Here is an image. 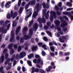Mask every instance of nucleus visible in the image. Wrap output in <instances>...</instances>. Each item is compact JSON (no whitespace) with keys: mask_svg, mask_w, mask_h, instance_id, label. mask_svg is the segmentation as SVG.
Instances as JSON below:
<instances>
[{"mask_svg":"<svg viewBox=\"0 0 73 73\" xmlns=\"http://www.w3.org/2000/svg\"><path fill=\"white\" fill-rule=\"evenodd\" d=\"M7 51H8V50H7V48L5 49L3 51V53H5L6 52H7Z\"/></svg>","mask_w":73,"mask_h":73,"instance_id":"obj_52","label":"nucleus"},{"mask_svg":"<svg viewBox=\"0 0 73 73\" xmlns=\"http://www.w3.org/2000/svg\"><path fill=\"white\" fill-rule=\"evenodd\" d=\"M43 40L45 41H48V39L47 37H44L43 38Z\"/></svg>","mask_w":73,"mask_h":73,"instance_id":"obj_45","label":"nucleus"},{"mask_svg":"<svg viewBox=\"0 0 73 73\" xmlns=\"http://www.w3.org/2000/svg\"><path fill=\"white\" fill-rule=\"evenodd\" d=\"M63 54V52H62L61 51H60L59 53V55H60V56H62Z\"/></svg>","mask_w":73,"mask_h":73,"instance_id":"obj_62","label":"nucleus"},{"mask_svg":"<svg viewBox=\"0 0 73 73\" xmlns=\"http://www.w3.org/2000/svg\"><path fill=\"white\" fill-rule=\"evenodd\" d=\"M1 60L2 63H3L4 62V56L3 55L0 58V63H1Z\"/></svg>","mask_w":73,"mask_h":73,"instance_id":"obj_16","label":"nucleus"},{"mask_svg":"<svg viewBox=\"0 0 73 73\" xmlns=\"http://www.w3.org/2000/svg\"><path fill=\"white\" fill-rule=\"evenodd\" d=\"M62 23L60 25V27H61V28L65 27H66V26L68 25V23H66L65 21L62 22Z\"/></svg>","mask_w":73,"mask_h":73,"instance_id":"obj_5","label":"nucleus"},{"mask_svg":"<svg viewBox=\"0 0 73 73\" xmlns=\"http://www.w3.org/2000/svg\"><path fill=\"white\" fill-rule=\"evenodd\" d=\"M23 9H24L23 7H20L19 10V13H22L23 11Z\"/></svg>","mask_w":73,"mask_h":73,"instance_id":"obj_35","label":"nucleus"},{"mask_svg":"<svg viewBox=\"0 0 73 73\" xmlns=\"http://www.w3.org/2000/svg\"><path fill=\"white\" fill-rule=\"evenodd\" d=\"M22 49L21 46H19L18 48L17 49V51L18 52H20L21 50V49Z\"/></svg>","mask_w":73,"mask_h":73,"instance_id":"obj_29","label":"nucleus"},{"mask_svg":"<svg viewBox=\"0 0 73 73\" xmlns=\"http://www.w3.org/2000/svg\"><path fill=\"white\" fill-rule=\"evenodd\" d=\"M53 44H54V45H55L56 46H57V45H58V44H57L55 41H53Z\"/></svg>","mask_w":73,"mask_h":73,"instance_id":"obj_54","label":"nucleus"},{"mask_svg":"<svg viewBox=\"0 0 73 73\" xmlns=\"http://www.w3.org/2000/svg\"><path fill=\"white\" fill-rule=\"evenodd\" d=\"M60 20L61 23L62 22H63V21H65V20H63V17H60Z\"/></svg>","mask_w":73,"mask_h":73,"instance_id":"obj_53","label":"nucleus"},{"mask_svg":"<svg viewBox=\"0 0 73 73\" xmlns=\"http://www.w3.org/2000/svg\"><path fill=\"white\" fill-rule=\"evenodd\" d=\"M41 22L43 23V24H44L46 22V20L45 18H44V16L42 17V20H41Z\"/></svg>","mask_w":73,"mask_h":73,"instance_id":"obj_24","label":"nucleus"},{"mask_svg":"<svg viewBox=\"0 0 73 73\" xmlns=\"http://www.w3.org/2000/svg\"><path fill=\"white\" fill-rule=\"evenodd\" d=\"M50 20L51 22L53 21V15H51L50 17Z\"/></svg>","mask_w":73,"mask_h":73,"instance_id":"obj_30","label":"nucleus"},{"mask_svg":"<svg viewBox=\"0 0 73 73\" xmlns=\"http://www.w3.org/2000/svg\"><path fill=\"white\" fill-rule=\"evenodd\" d=\"M11 61V60L9 58H7L5 62V65H7V64H8L9 62Z\"/></svg>","mask_w":73,"mask_h":73,"instance_id":"obj_20","label":"nucleus"},{"mask_svg":"<svg viewBox=\"0 0 73 73\" xmlns=\"http://www.w3.org/2000/svg\"><path fill=\"white\" fill-rule=\"evenodd\" d=\"M46 45L45 44L43 45L42 46V48H44V49H45V50H46V49H47V48H46Z\"/></svg>","mask_w":73,"mask_h":73,"instance_id":"obj_50","label":"nucleus"},{"mask_svg":"<svg viewBox=\"0 0 73 73\" xmlns=\"http://www.w3.org/2000/svg\"><path fill=\"white\" fill-rule=\"evenodd\" d=\"M7 19H10L11 17H12V16H11V15H10V13H8L7 14Z\"/></svg>","mask_w":73,"mask_h":73,"instance_id":"obj_25","label":"nucleus"},{"mask_svg":"<svg viewBox=\"0 0 73 73\" xmlns=\"http://www.w3.org/2000/svg\"><path fill=\"white\" fill-rule=\"evenodd\" d=\"M27 63L28 65H29V66H32V62H31V60L27 61Z\"/></svg>","mask_w":73,"mask_h":73,"instance_id":"obj_31","label":"nucleus"},{"mask_svg":"<svg viewBox=\"0 0 73 73\" xmlns=\"http://www.w3.org/2000/svg\"><path fill=\"white\" fill-rule=\"evenodd\" d=\"M36 0H33L28 2V5H35L36 4Z\"/></svg>","mask_w":73,"mask_h":73,"instance_id":"obj_7","label":"nucleus"},{"mask_svg":"<svg viewBox=\"0 0 73 73\" xmlns=\"http://www.w3.org/2000/svg\"><path fill=\"white\" fill-rule=\"evenodd\" d=\"M42 5L43 8H46V4L45 3H43L42 4Z\"/></svg>","mask_w":73,"mask_h":73,"instance_id":"obj_40","label":"nucleus"},{"mask_svg":"<svg viewBox=\"0 0 73 73\" xmlns=\"http://www.w3.org/2000/svg\"><path fill=\"white\" fill-rule=\"evenodd\" d=\"M66 4L67 5H69L70 7H72V3L69 2H67L66 3Z\"/></svg>","mask_w":73,"mask_h":73,"instance_id":"obj_38","label":"nucleus"},{"mask_svg":"<svg viewBox=\"0 0 73 73\" xmlns=\"http://www.w3.org/2000/svg\"><path fill=\"white\" fill-rule=\"evenodd\" d=\"M24 41V39L23 37H21L20 40V43H23Z\"/></svg>","mask_w":73,"mask_h":73,"instance_id":"obj_28","label":"nucleus"},{"mask_svg":"<svg viewBox=\"0 0 73 73\" xmlns=\"http://www.w3.org/2000/svg\"><path fill=\"white\" fill-rule=\"evenodd\" d=\"M50 55L51 56L53 57V56H54V53L53 52H51L50 53Z\"/></svg>","mask_w":73,"mask_h":73,"instance_id":"obj_55","label":"nucleus"},{"mask_svg":"<svg viewBox=\"0 0 73 73\" xmlns=\"http://www.w3.org/2000/svg\"><path fill=\"white\" fill-rule=\"evenodd\" d=\"M56 14L58 16H59V15H61V12H60L58 11H57L56 12Z\"/></svg>","mask_w":73,"mask_h":73,"instance_id":"obj_42","label":"nucleus"},{"mask_svg":"<svg viewBox=\"0 0 73 73\" xmlns=\"http://www.w3.org/2000/svg\"><path fill=\"white\" fill-rule=\"evenodd\" d=\"M5 47V44L3 43V44L1 46V48H3V49H4Z\"/></svg>","mask_w":73,"mask_h":73,"instance_id":"obj_51","label":"nucleus"},{"mask_svg":"<svg viewBox=\"0 0 73 73\" xmlns=\"http://www.w3.org/2000/svg\"><path fill=\"white\" fill-rule=\"evenodd\" d=\"M17 46H18L17 44L16 45V44H15L14 45H13L14 48L15 49H16L17 48Z\"/></svg>","mask_w":73,"mask_h":73,"instance_id":"obj_47","label":"nucleus"},{"mask_svg":"<svg viewBox=\"0 0 73 73\" xmlns=\"http://www.w3.org/2000/svg\"><path fill=\"white\" fill-rule=\"evenodd\" d=\"M70 19L71 20H73V15H70Z\"/></svg>","mask_w":73,"mask_h":73,"instance_id":"obj_64","label":"nucleus"},{"mask_svg":"<svg viewBox=\"0 0 73 73\" xmlns=\"http://www.w3.org/2000/svg\"><path fill=\"white\" fill-rule=\"evenodd\" d=\"M13 45H14V44H13V43H11L9 44L8 45V47L9 49H11L12 48Z\"/></svg>","mask_w":73,"mask_h":73,"instance_id":"obj_17","label":"nucleus"},{"mask_svg":"<svg viewBox=\"0 0 73 73\" xmlns=\"http://www.w3.org/2000/svg\"><path fill=\"white\" fill-rule=\"evenodd\" d=\"M11 4V2L10 1H9L7 2L6 4H5V6L6 8H9L10 7V5L9 4Z\"/></svg>","mask_w":73,"mask_h":73,"instance_id":"obj_14","label":"nucleus"},{"mask_svg":"<svg viewBox=\"0 0 73 73\" xmlns=\"http://www.w3.org/2000/svg\"><path fill=\"white\" fill-rule=\"evenodd\" d=\"M62 30L64 32H66V31L68 30V29H67V28H64Z\"/></svg>","mask_w":73,"mask_h":73,"instance_id":"obj_58","label":"nucleus"},{"mask_svg":"<svg viewBox=\"0 0 73 73\" xmlns=\"http://www.w3.org/2000/svg\"><path fill=\"white\" fill-rule=\"evenodd\" d=\"M22 71L23 72H25V68L24 66H23L22 68Z\"/></svg>","mask_w":73,"mask_h":73,"instance_id":"obj_59","label":"nucleus"},{"mask_svg":"<svg viewBox=\"0 0 73 73\" xmlns=\"http://www.w3.org/2000/svg\"><path fill=\"white\" fill-rule=\"evenodd\" d=\"M33 28L34 31H36L38 29V24L36 23H35L33 26Z\"/></svg>","mask_w":73,"mask_h":73,"instance_id":"obj_9","label":"nucleus"},{"mask_svg":"<svg viewBox=\"0 0 73 73\" xmlns=\"http://www.w3.org/2000/svg\"><path fill=\"white\" fill-rule=\"evenodd\" d=\"M45 52H44V51H43L42 52V56H45Z\"/></svg>","mask_w":73,"mask_h":73,"instance_id":"obj_57","label":"nucleus"},{"mask_svg":"<svg viewBox=\"0 0 73 73\" xmlns=\"http://www.w3.org/2000/svg\"><path fill=\"white\" fill-rule=\"evenodd\" d=\"M10 14L11 15V16H12L13 19H15L16 17L17 13V12H15L13 13V12L12 10H11L10 11Z\"/></svg>","mask_w":73,"mask_h":73,"instance_id":"obj_4","label":"nucleus"},{"mask_svg":"<svg viewBox=\"0 0 73 73\" xmlns=\"http://www.w3.org/2000/svg\"><path fill=\"white\" fill-rule=\"evenodd\" d=\"M53 69V67L52 66H50L48 67V68H47L46 69V70L47 72H49L50 71V70L51 69Z\"/></svg>","mask_w":73,"mask_h":73,"instance_id":"obj_15","label":"nucleus"},{"mask_svg":"<svg viewBox=\"0 0 73 73\" xmlns=\"http://www.w3.org/2000/svg\"><path fill=\"white\" fill-rule=\"evenodd\" d=\"M37 64H39L40 63L41 65H42L43 64V61L42 60H41V58H38L37 60Z\"/></svg>","mask_w":73,"mask_h":73,"instance_id":"obj_12","label":"nucleus"},{"mask_svg":"<svg viewBox=\"0 0 73 73\" xmlns=\"http://www.w3.org/2000/svg\"><path fill=\"white\" fill-rule=\"evenodd\" d=\"M0 25H2V27L4 28V21L2 20L0 21Z\"/></svg>","mask_w":73,"mask_h":73,"instance_id":"obj_19","label":"nucleus"},{"mask_svg":"<svg viewBox=\"0 0 73 73\" xmlns=\"http://www.w3.org/2000/svg\"><path fill=\"white\" fill-rule=\"evenodd\" d=\"M37 46H33L32 47L31 49L32 50L34 51L35 50H37Z\"/></svg>","mask_w":73,"mask_h":73,"instance_id":"obj_23","label":"nucleus"},{"mask_svg":"<svg viewBox=\"0 0 73 73\" xmlns=\"http://www.w3.org/2000/svg\"><path fill=\"white\" fill-rule=\"evenodd\" d=\"M39 27L40 28H42V24L41 22L39 23Z\"/></svg>","mask_w":73,"mask_h":73,"instance_id":"obj_63","label":"nucleus"},{"mask_svg":"<svg viewBox=\"0 0 73 73\" xmlns=\"http://www.w3.org/2000/svg\"><path fill=\"white\" fill-rule=\"evenodd\" d=\"M32 11V10H31V11H30L29 12V13H29V15H28L27 17H26L25 18V19L26 21H28V18H29V17H30L31 15H32V12H31Z\"/></svg>","mask_w":73,"mask_h":73,"instance_id":"obj_11","label":"nucleus"},{"mask_svg":"<svg viewBox=\"0 0 73 73\" xmlns=\"http://www.w3.org/2000/svg\"><path fill=\"white\" fill-rule=\"evenodd\" d=\"M50 15H52V14H53V16H54V19H56L57 17V15H56V13L54 11H50Z\"/></svg>","mask_w":73,"mask_h":73,"instance_id":"obj_13","label":"nucleus"},{"mask_svg":"<svg viewBox=\"0 0 73 73\" xmlns=\"http://www.w3.org/2000/svg\"><path fill=\"white\" fill-rule=\"evenodd\" d=\"M26 55V53L25 52H23L20 53V56L21 57H23Z\"/></svg>","mask_w":73,"mask_h":73,"instance_id":"obj_18","label":"nucleus"},{"mask_svg":"<svg viewBox=\"0 0 73 73\" xmlns=\"http://www.w3.org/2000/svg\"><path fill=\"white\" fill-rule=\"evenodd\" d=\"M41 20H42V18H38L37 19V21H38L39 23H41Z\"/></svg>","mask_w":73,"mask_h":73,"instance_id":"obj_48","label":"nucleus"},{"mask_svg":"<svg viewBox=\"0 0 73 73\" xmlns=\"http://www.w3.org/2000/svg\"><path fill=\"white\" fill-rule=\"evenodd\" d=\"M44 29H45V30H46L47 29H48V28H49V27L45 25L43 27Z\"/></svg>","mask_w":73,"mask_h":73,"instance_id":"obj_39","label":"nucleus"},{"mask_svg":"<svg viewBox=\"0 0 73 73\" xmlns=\"http://www.w3.org/2000/svg\"><path fill=\"white\" fill-rule=\"evenodd\" d=\"M20 29H21V27H20V26H18L15 31L16 36H17L19 34V32H20Z\"/></svg>","mask_w":73,"mask_h":73,"instance_id":"obj_10","label":"nucleus"},{"mask_svg":"<svg viewBox=\"0 0 73 73\" xmlns=\"http://www.w3.org/2000/svg\"><path fill=\"white\" fill-rule=\"evenodd\" d=\"M9 22V20H6L5 23H4V28H5L7 27V24H8Z\"/></svg>","mask_w":73,"mask_h":73,"instance_id":"obj_26","label":"nucleus"},{"mask_svg":"<svg viewBox=\"0 0 73 73\" xmlns=\"http://www.w3.org/2000/svg\"><path fill=\"white\" fill-rule=\"evenodd\" d=\"M33 22H34V21H33V20H32L31 22H29V23L28 25L29 28H30V27H31L32 25V24H33Z\"/></svg>","mask_w":73,"mask_h":73,"instance_id":"obj_22","label":"nucleus"},{"mask_svg":"<svg viewBox=\"0 0 73 73\" xmlns=\"http://www.w3.org/2000/svg\"><path fill=\"white\" fill-rule=\"evenodd\" d=\"M39 72L41 73H46V71H45L44 70L40 69L39 70Z\"/></svg>","mask_w":73,"mask_h":73,"instance_id":"obj_33","label":"nucleus"},{"mask_svg":"<svg viewBox=\"0 0 73 73\" xmlns=\"http://www.w3.org/2000/svg\"><path fill=\"white\" fill-rule=\"evenodd\" d=\"M50 49L52 52H54L55 50L54 49L55 48H54V47L53 46H51L50 47Z\"/></svg>","mask_w":73,"mask_h":73,"instance_id":"obj_27","label":"nucleus"},{"mask_svg":"<svg viewBox=\"0 0 73 73\" xmlns=\"http://www.w3.org/2000/svg\"><path fill=\"white\" fill-rule=\"evenodd\" d=\"M55 23L56 24V27L57 28V30L58 31H61V29L60 27H59L60 24V22L59 20H57L55 22Z\"/></svg>","mask_w":73,"mask_h":73,"instance_id":"obj_3","label":"nucleus"},{"mask_svg":"<svg viewBox=\"0 0 73 73\" xmlns=\"http://www.w3.org/2000/svg\"><path fill=\"white\" fill-rule=\"evenodd\" d=\"M8 56H9V54H8L7 53H6L5 54V59H7L8 57Z\"/></svg>","mask_w":73,"mask_h":73,"instance_id":"obj_41","label":"nucleus"},{"mask_svg":"<svg viewBox=\"0 0 73 73\" xmlns=\"http://www.w3.org/2000/svg\"><path fill=\"white\" fill-rule=\"evenodd\" d=\"M15 58L17 60L19 59V54H17L16 55V57H15Z\"/></svg>","mask_w":73,"mask_h":73,"instance_id":"obj_49","label":"nucleus"},{"mask_svg":"<svg viewBox=\"0 0 73 73\" xmlns=\"http://www.w3.org/2000/svg\"><path fill=\"white\" fill-rule=\"evenodd\" d=\"M41 7V4H39V3H37L35 7V9H37V11H34L33 15V17L35 19L37 17V16L38 15L37 13L38 12L40 11V9Z\"/></svg>","mask_w":73,"mask_h":73,"instance_id":"obj_2","label":"nucleus"},{"mask_svg":"<svg viewBox=\"0 0 73 73\" xmlns=\"http://www.w3.org/2000/svg\"><path fill=\"white\" fill-rule=\"evenodd\" d=\"M62 38H60L59 39L60 42L62 43L64 42H65V40H64L66 39V37L64 36H62Z\"/></svg>","mask_w":73,"mask_h":73,"instance_id":"obj_8","label":"nucleus"},{"mask_svg":"<svg viewBox=\"0 0 73 73\" xmlns=\"http://www.w3.org/2000/svg\"><path fill=\"white\" fill-rule=\"evenodd\" d=\"M39 72V69L37 68H36L35 67H33L32 68V71L31 72V73H34L35 72L36 73H38Z\"/></svg>","mask_w":73,"mask_h":73,"instance_id":"obj_6","label":"nucleus"},{"mask_svg":"<svg viewBox=\"0 0 73 73\" xmlns=\"http://www.w3.org/2000/svg\"><path fill=\"white\" fill-rule=\"evenodd\" d=\"M17 24H16V20H15L14 21H13L12 26L13 27H15Z\"/></svg>","mask_w":73,"mask_h":73,"instance_id":"obj_21","label":"nucleus"},{"mask_svg":"<svg viewBox=\"0 0 73 73\" xmlns=\"http://www.w3.org/2000/svg\"><path fill=\"white\" fill-rule=\"evenodd\" d=\"M70 54V52H67L65 53V56H69Z\"/></svg>","mask_w":73,"mask_h":73,"instance_id":"obj_61","label":"nucleus"},{"mask_svg":"<svg viewBox=\"0 0 73 73\" xmlns=\"http://www.w3.org/2000/svg\"><path fill=\"white\" fill-rule=\"evenodd\" d=\"M63 14L64 15H69L70 14V13L69 12H63Z\"/></svg>","mask_w":73,"mask_h":73,"instance_id":"obj_36","label":"nucleus"},{"mask_svg":"<svg viewBox=\"0 0 73 73\" xmlns=\"http://www.w3.org/2000/svg\"><path fill=\"white\" fill-rule=\"evenodd\" d=\"M35 57L36 58H40V55H39L36 54L35 56Z\"/></svg>","mask_w":73,"mask_h":73,"instance_id":"obj_60","label":"nucleus"},{"mask_svg":"<svg viewBox=\"0 0 73 73\" xmlns=\"http://www.w3.org/2000/svg\"><path fill=\"white\" fill-rule=\"evenodd\" d=\"M33 56H34L33 54L32 53L29 56H28L29 59H31V58H32V57H33Z\"/></svg>","mask_w":73,"mask_h":73,"instance_id":"obj_32","label":"nucleus"},{"mask_svg":"<svg viewBox=\"0 0 73 73\" xmlns=\"http://www.w3.org/2000/svg\"><path fill=\"white\" fill-rule=\"evenodd\" d=\"M47 25L48 27L50 26V25H51V23L50 22H47Z\"/></svg>","mask_w":73,"mask_h":73,"instance_id":"obj_46","label":"nucleus"},{"mask_svg":"<svg viewBox=\"0 0 73 73\" xmlns=\"http://www.w3.org/2000/svg\"><path fill=\"white\" fill-rule=\"evenodd\" d=\"M16 64V60H14L13 62V66H15Z\"/></svg>","mask_w":73,"mask_h":73,"instance_id":"obj_56","label":"nucleus"},{"mask_svg":"<svg viewBox=\"0 0 73 73\" xmlns=\"http://www.w3.org/2000/svg\"><path fill=\"white\" fill-rule=\"evenodd\" d=\"M47 11V10H46V9H44L42 11V13L43 15H45V14H46V12Z\"/></svg>","mask_w":73,"mask_h":73,"instance_id":"obj_37","label":"nucleus"},{"mask_svg":"<svg viewBox=\"0 0 73 73\" xmlns=\"http://www.w3.org/2000/svg\"><path fill=\"white\" fill-rule=\"evenodd\" d=\"M14 53V50L13 49H11L10 51V54H13Z\"/></svg>","mask_w":73,"mask_h":73,"instance_id":"obj_44","label":"nucleus"},{"mask_svg":"<svg viewBox=\"0 0 73 73\" xmlns=\"http://www.w3.org/2000/svg\"><path fill=\"white\" fill-rule=\"evenodd\" d=\"M55 8L56 9V10L57 11H59V8L57 6H56L55 7Z\"/></svg>","mask_w":73,"mask_h":73,"instance_id":"obj_43","label":"nucleus"},{"mask_svg":"<svg viewBox=\"0 0 73 73\" xmlns=\"http://www.w3.org/2000/svg\"><path fill=\"white\" fill-rule=\"evenodd\" d=\"M46 33L48 35H49L50 36V37H52V34L51 32H50V31H46Z\"/></svg>","mask_w":73,"mask_h":73,"instance_id":"obj_34","label":"nucleus"},{"mask_svg":"<svg viewBox=\"0 0 73 73\" xmlns=\"http://www.w3.org/2000/svg\"><path fill=\"white\" fill-rule=\"evenodd\" d=\"M28 27H24L23 31V38L25 40H27L28 39H30L32 37V36L33 35V29H30L29 30V34L31 35H26L27 31H28Z\"/></svg>","mask_w":73,"mask_h":73,"instance_id":"obj_1","label":"nucleus"}]
</instances>
